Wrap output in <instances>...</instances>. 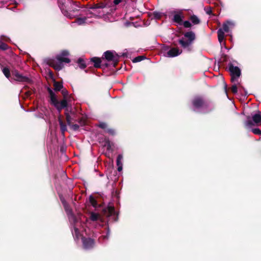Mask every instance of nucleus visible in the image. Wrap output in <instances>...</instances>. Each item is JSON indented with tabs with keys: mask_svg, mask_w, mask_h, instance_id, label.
<instances>
[{
	"mask_svg": "<svg viewBox=\"0 0 261 261\" xmlns=\"http://www.w3.org/2000/svg\"><path fill=\"white\" fill-rule=\"evenodd\" d=\"M60 199L64 207L69 222L71 225V231L73 237L75 241H78L81 237L78 228V227L82 225L81 221L72 214L71 210L70 208L65 200L62 197H60Z\"/></svg>",
	"mask_w": 261,
	"mask_h": 261,
	"instance_id": "f257e3e1",
	"label": "nucleus"
},
{
	"mask_svg": "<svg viewBox=\"0 0 261 261\" xmlns=\"http://www.w3.org/2000/svg\"><path fill=\"white\" fill-rule=\"evenodd\" d=\"M214 108L213 103L205 101L199 96L194 97L192 100V109L196 112L208 113L214 110Z\"/></svg>",
	"mask_w": 261,
	"mask_h": 261,
	"instance_id": "f03ea898",
	"label": "nucleus"
},
{
	"mask_svg": "<svg viewBox=\"0 0 261 261\" xmlns=\"http://www.w3.org/2000/svg\"><path fill=\"white\" fill-rule=\"evenodd\" d=\"M68 56L69 52L67 50H63L56 56L55 59L49 60L47 64L55 70H60L64 66L63 63H68L70 62Z\"/></svg>",
	"mask_w": 261,
	"mask_h": 261,
	"instance_id": "7ed1b4c3",
	"label": "nucleus"
},
{
	"mask_svg": "<svg viewBox=\"0 0 261 261\" xmlns=\"http://www.w3.org/2000/svg\"><path fill=\"white\" fill-rule=\"evenodd\" d=\"M59 7L63 13L66 17L72 19L76 15L72 14L71 12H76L79 10L76 8L77 6L72 3L70 0H59Z\"/></svg>",
	"mask_w": 261,
	"mask_h": 261,
	"instance_id": "20e7f679",
	"label": "nucleus"
},
{
	"mask_svg": "<svg viewBox=\"0 0 261 261\" xmlns=\"http://www.w3.org/2000/svg\"><path fill=\"white\" fill-rule=\"evenodd\" d=\"M90 220L94 223L96 222L98 223L99 227L105 226L106 234H102L98 239V241L100 243L104 244L108 240L109 238L110 231L108 226L106 224H105L104 222L102 221L100 216L97 213L92 212L90 215Z\"/></svg>",
	"mask_w": 261,
	"mask_h": 261,
	"instance_id": "39448f33",
	"label": "nucleus"
},
{
	"mask_svg": "<svg viewBox=\"0 0 261 261\" xmlns=\"http://www.w3.org/2000/svg\"><path fill=\"white\" fill-rule=\"evenodd\" d=\"M184 37L180 39L178 42L184 49L190 51L191 45L195 39V34L193 32L189 31L184 34Z\"/></svg>",
	"mask_w": 261,
	"mask_h": 261,
	"instance_id": "423d86ee",
	"label": "nucleus"
},
{
	"mask_svg": "<svg viewBox=\"0 0 261 261\" xmlns=\"http://www.w3.org/2000/svg\"><path fill=\"white\" fill-rule=\"evenodd\" d=\"M235 25L234 22L232 20H227L222 24V28H220L218 31V38L219 42L221 43L224 39L225 33H231V30Z\"/></svg>",
	"mask_w": 261,
	"mask_h": 261,
	"instance_id": "0eeeda50",
	"label": "nucleus"
},
{
	"mask_svg": "<svg viewBox=\"0 0 261 261\" xmlns=\"http://www.w3.org/2000/svg\"><path fill=\"white\" fill-rule=\"evenodd\" d=\"M261 123V112L259 111L255 114H252L251 117L248 116L245 122V126L251 128L253 126H258Z\"/></svg>",
	"mask_w": 261,
	"mask_h": 261,
	"instance_id": "6e6552de",
	"label": "nucleus"
},
{
	"mask_svg": "<svg viewBox=\"0 0 261 261\" xmlns=\"http://www.w3.org/2000/svg\"><path fill=\"white\" fill-rule=\"evenodd\" d=\"M48 92L51 103L54 106L59 112L67 107V102L66 99H64L61 101H59L55 93L49 88L48 89Z\"/></svg>",
	"mask_w": 261,
	"mask_h": 261,
	"instance_id": "1a4fd4ad",
	"label": "nucleus"
},
{
	"mask_svg": "<svg viewBox=\"0 0 261 261\" xmlns=\"http://www.w3.org/2000/svg\"><path fill=\"white\" fill-rule=\"evenodd\" d=\"M12 74L13 76L12 80L22 83L27 84L31 83L32 82V80L30 77L19 73L17 70H12Z\"/></svg>",
	"mask_w": 261,
	"mask_h": 261,
	"instance_id": "9d476101",
	"label": "nucleus"
},
{
	"mask_svg": "<svg viewBox=\"0 0 261 261\" xmlns=\"http://www.w3.org/2000/svg\"><path fill=\"white\" fill-rule=\"evenodd\" d=\"M228 67L231 75V82L235 81L238 82V79L241 74L240 69L237 66H233L231 63L228 64Z\"/></svg>",
	"mask_w": 261,
	"mask_h": 261,
	"instance_id": "9b49d317",
	"label": "nucleus"
},
{
	"mask_svg": "<svg viewBox=\"0 0 261 261\" xmlns=\"http://www.w3.org/2000/svg\"><path fill=\"white\" fill-rule=\"evenodd\" d=\"M92 12L90 10H85L83 11V14H80V15L83 14L85 15L84 17H80L76 18L75 22H72V24L77 23L78 25H84L88 23V18L91 17Z\"/></svg>",
	"mask_w": 261,
	"mask_h": 261,
	"instance_id": "f8f14e48",
	"label": "nucleus"
},
{
	"mask_svg": "<svg viewBox=\"0 0 261 261\" xmlns=\"http://www.w3.org/2000/svg\"><path fill=\"white\" fill-rule=\"evenodd\" d=\"M169 13L173 16L172 20L173 22L176 23L179 25H182L184 15L181 10H174L171 11Z\"/></svg>",
	"mask_w": 261,
	"mask_h": 261,
	"instance_id": "ddd939ff",
	"label": "nucleus"
},
{
	"mask_svg": "<svg viewBox=\"0 0 261 261\" xmlns=\"http://www.w3.org/2000/svg\"><path fill=\"white\" fill-rule=\"evenodd\" d=\"M104 8H105V6H98L97 5H95L94 7H90V9H92L94 11V12H92V14H91V17L93 16L100 17L103 16L106 14L108 13V12H106L102 10Z\"/></svg>",
	"mask_w": 261,
	"mask_h": 261,
	"instance_id": "4468645a",
	"label": "nucleus"
},
{
	"mask_svg": "<svg viewBox=\"0 0 261 261\" xmlns=\"http://www.w3.org/2000/svg\"><path fill=\"white\" fill-rule=\"evenodd\" d=\"M83 247L85 249L88 250L92 248L95 245L93 239L90 238H82Z\"/></svg>",
	"mask_w": 261,
	"mask_h": 261,
	"instance_id": "2eb2a0df",
	"label": "nucleus"
},
{
	"mask_svg": "<svg viewBox=\"0 0 261 261\" xmlns=\"http://www.w3.org/2000/svg\"><path fill=\"white\" fill-rule=\"evenodd\" d=\"M108 61L117 62L118 56L114 51L108 50L104 53L103 55Z\"/></svg>",
	"mask_w": 261,
	"mask_h": 261,
	"instance_id": "dca6fc26",
	"label": "nucleus"
},
{
	"mask_svg": "<svg viewBox=\"0 0 261 261\" xmlns=\"http://www.w3.org/2000/svg\"><path fill=\"white\" fill-rule=\"evenodd\" d=\"M182 53L181 50L177 48H171L166 53V55H165L166 57L172 58L176 57Z\"/></svg>",
	"mask_w": 261,
	"mask_h": 261,
	"instance_id": "f3484780",
	"label": "nucleus"
},
{
	"mask_svg": "<svg viewBox=\"0 0 261 261\" xmlns=\"http://www.w3.org/2000/svg\"><path fill=\"white\" fill-rule=\"evenodd\" d=\"M232 83H233V85L231 87V90L233 93L237 94L238 89L239 90H241V89H244V87L241 85V83L239 82V80H238V82L235 81L234 82Z\"/></svg>",
	"mask_w": 261,
	"mask_h": 261,
	"instance_id": "a211bd4d",
	"label": "nucleus"
},
{
	"mask_svg": "<svg viewBox=\"0 0 261 261\" xmlns=\"http://www.w3.org/2000/svg\"><path fill=\"white\" fill-rule=\"evenodd\" d=\"M109 217H112L114 221H116L118 219L117 213L115 208L113 206L109 207Z\"/></svg>",
	"mask_w": 261,
	"mask_h": 261,
	"instance_id": "6ab92c4d",
	"label": "nucleus"
},
{
	"mask_svg": "<svg viewBox=\"0 0 261 261\" xmlns=\"http://www.w3.org/2000/svg\"><path fill=\"white\" fill-rule=\"evenodd\" d=\"M190 20L194 25L198 24L200 22V19L195 15H191L190 18Z\"/></svg>",
	"mask_w": 261,
	"mask_h": 261,
	"instance_id": "aec40b11",
	"label": "nucleus"
},
{
	"mask_svg": "<svg viewBox=\"0 0 261 261\" xmlns=\"http://www.w3.org/2000/svg\"><path fill=\"white\" fill-rule=\"evenodd\" d=\"M2 71L5 76L9 79L11 82H13L12 78L10 79V72L9 69L7 67H4L3 68Z\"/></svg>",
	"mask_w": 261,
	"mask_h": 261,
	"instance_id": "412c9836",
	"label": "nucleus"
},
{
	"mask_svg": "<svg viewBox=\"0 0 261 261\" xmlns=\"http://www.w3.org/2000/svg\"><path fill=\"white\" fill-rule=\"evenodd\" d=\"M91 61L94 63V67L96 68H99L100 67L101 60L100 58L94 57L91 58Z\"/></svg>",
	"mask_w": 261,
	"mask_h": 261,
	"instance_id": "4be33fe9",
	"label": "nucleus"
},
{
	"mask_svg": "<svg viewBox=\"0 0 261 261\" xmlns=\"http://www.w3.org/2000/svg\"><path fill=\"white\" fill-rule=\"evenodd\" d=\"M59 124L60 125L61 130L62 133L63 134H64L65 133V132H66L67 130L66 125L63 122L62 120L60 118L59 119Z\"/></svg>",
	"mask_w": 261,
	"mask_h": 261,
	"instance_id": "5701e85b",
	"label": "nucleus"
},
{
	"mask_svg": "<svg viewBox=\"0 0 261 261\" xmlns=\"http://www.w3.org/2000/svg\"><path fill=\"white\" fill-rule=\"evenodd\" d=\"M77 63L79 65V67L81 69H84L86 67V65L84 61L82 58H79L77 60Z\"/></svg>",
	"mask_w": 261,
	"mask_h": 261,
	"instance_id": "b1692460",
	"label": "nucleus"
},
{
	"mask_svg": "<svg viewBox=\"0 0 261 261\" xmlns=\"http://www.w3.org/2000/svg\"><path fill=\"white\" fill-rule=\"evenodd\" d=\"M123 156L122 154H119L117 158V166L123 165L122 164Z\"/></svg>",
	"mask_w": 261,
	"mask_h": 261,
	"instance_id": "393cba45",
	"label": "nucleus"
},
{
	"mask_svg": "<svg viewBox=\"0 0 261 261\" xmlns=\"http://www.w3.org/2000/svg\"><path fill=\"white\" fill-rule=\"evenodd\" d=\"M89 201L91 204L94 207H96L97 206V203L94 198L92 196H90L89 197Z\"/></svg>",
	"mask_w": 261,
	"mask_h": 261,
	"instance_id": "a878e982",
	"label": "nucleus"
},
{
	"mask_svg": "<svg viewBox=\"0 0 261 261\" xmlns=\"http://www.w3.org/2000/svg\"><path fill=\"white\" fill-rule=\"evenodd\" d=\"M55 90L56 91H60L63 88V85L62 83L55 82L54 83Z\"/></svg>",
	"mask_w": 261,
	"mask_h": 261,
	"instance_id": "bb28decb",
	"label": "nucleus"
},
{
	"mask_svg": "<svg viewBox=\"0 0 261 261\" xmlns=\"http://www.w3.org/2000/svg\"><path fill=\"white\" fill-rule=\"evenodd\" d=\"M105 146L107 147L108 150L110 151L112 150V143L110 140H106Z\"/></svg>",
	"mask_w": 261,
	"mask_h": 261,
	"instance_id": "cd10ccee",
	"label": "nucleus"
},
{
	"mask_svg": "<svg viewBox=\"0 0 261 261\" xmlns=\"http://www.w3.org/2000/svg\"><path fill=\"white\" fill-rule=\"evenodd\" d=\"M144 59H145V57L144 56H138V57H136V58L133 59V62L134 63L139 62H140V61H142Z\"/></svg>",
	"mask_w": 261,
	"mask_h": 261,
	"instance_id": "c85d7f7f",
	"label": "nucleus"
},
{
	"mask_svg": "<svg viewBox=\"0 0 261 261\" xmlns=\"http://www.w3.org/2000/svg\"><path fill=\"white\" fill-rule=\"evenodd\" d=\"M182 24L186 28H189L192 26V23L188 20H186L184 21L182 20Z\"/></svg>",
	"mask_w": 261,
	"mask_h": 261,
	"instance_id": "c756f323",
	"label": "nucleus"
},
{
	"mask_svg": "<svg viewBox=\"0 0 261 261\" xmlns=\"http://www.w3.org/2000/svg\"><path fill=\"white\" fill-rule=\"evenodd\" d=\"M8 48V46L7 44L2 42H0V49L5 50L7 49Z\"/></svg>",
	"mask_w": 261,
	"mask_h": 261,
	"instance_id": "7c9ffc66",
	"label": "nucleus"
},
{
	"mask_svg": "<svg viewBox=\"0 0 261 261\" xmlns=\"http://www.w3.org/2000/svg\"><path fill=\"white\" fill-rule=\"evenodd\" d=\"M126 4H127L129 1H132V0H123ZM123 0H114L113 3L115 5H118L119 3H120L121 2H122Z\"/></svg>",
	"mask_w": 261,
	"mask_h": 261,
	"instance_id": "2f4dec72",
	"label": "nucleus"
},
{
	"mask_svg": "<svg viewBox=\"0 0 261 261\" xmlns=\"http://www.w3.org/2000/svg\"><path fill=\"white\" fill-rule=\"evenodd\" d=\"M65 115H66V120H67V123L69 125H70V123H71V116H70L69 113H67V112H66Z\"/></svg>",
	"mask_w": 261,
	"mask_h": 261,
	"instance_id": "473e14b6",
	"label": "nucleus"
},
{
	"mask_svg": "<svg viewBox=\"0 0 261 261\" xmlns=\"http://www.w3.org/2000/svg\"><path fill=\"white\" fill-rule=\"evenodd\" d=\"M252 132L254 134L261 135V130H260L259 128H252Z\"/></svg>",
	"mask_w": 261,
	"mask_h": 261,
	"instance_id": "72a5a7b5",
	"label": "nucleus"
},
{
	"mask_svg": "<svg viewBox=\"0 0 261 261\" xmlns=\"http://www.w3.org/2000/svg\"><path fill=\"white\" fill-rule=\"evenodd\" d=\"M153 15L155 18L159 19L161 17L162 14L159 12H154Z\"/></svg>",
	"mask_w": 261,
	"mask_h": 261,
	"instance_id": "f704fd0d",
	"label": "nucleus"
},
{
	"mask_svg": "<svg viewBox=\"0 0 261 261\" xmlns=\"http://www.w3.org/2000/svg\"><path fill=\"white\" fill-rule=\"evenodd\" d=\"M204 11L205 13L208 15H210L212 13V8L210 7L205 8Z\"/></svg>",
	"mask_w": 261,
	"mask_h": 261,
	"instance_id": "c9c22d12",
	"label": "nucleus"
},
{
	"mask_svg": "<svg viewBox=\"0 0 261 261\" xmlns=\"http://www.w3.org/2000/svg\"><path fill=\"white\" fill-rule=\"evenodd\" d=\"M107 124L105 122H100L98 125V126L102 129L106 128L107 127Z\"/></svg>",
	"mask_w": 261,
	"mask_h": 261,
	"instance_id": "e433bc0d",
	"label": "nucleus"
},
{
	"mask_svg": "<svg viewBox=\"0 0 261 261\" xmlns=\"http://www.w3.org/2000/svg\"><path fill=\"white\" fill-rule=\"evenodd\" d=\"M71 127L74 130H77L80 127L79 125L77 124H73L71 125Z\"/></svg>",
	"mask_w": 261,
	"mask_h": 261,
	"instance_id": "4c0bfd02",
	"label": "nucleus"
},
{
	"mask_svg": "<svg viewBox=\"0 0 261 261\" xmlns=\"http://www.w3.org/2000/svg\"><path fill=\"white\" fill-rule=\"evenodd\" d=\"M107 132L111 135H114L115 134V130L113 129L110 128L107 130Z\"/></svg>",
	"mask_w": 261,
	"mask_h": 261,
	"instance_id": "58836bf2",
	"label": "nucleus"
},
{
	"mask_svg": "<svg viewBox=\"0 0 261 261\" xmlns=\"http://www.w3.org/2000/svg\"><path fill=\"white\" fill-rule=\"evenodd\" d=\"M117 170L119 172H120L122 170L123 165L117 166Z\"/></svg>",
	"mask_w": 261,
	"mask_h": 261,
	"instance_id": "ea45409f",
	"label": "nucleus"
},
{
	"mask_svg": "<svg viewBox=\"0 0 261 261\" xmlns=\"http://www.w3.org/2000/svg\"><path fill=\"white\" fill-rule=\"evenodd\" d=\"M44 109H45L46 110H46V108H43V109H42L41 110H42V111H43V112H44V115H45L46 116H47V115H48V112H44Z\"/></svg>",
	"mask_w": 261,
	"mask_h": 261,
	"instance_id": "a19ab883",
	"label": "nucleus"
},
{
	"mask_svg": "<svg viewBox=\"0 0 261 261\" xmlns=\"http://www.w3.org/2000/svg\"><path fill=\"white\" fill-rule=\"evenodd\" d=\"M38 117H40V118H43L42 114H41L40 115H39L38 116Z\"/></svg>",
	"mask_w": 261,
	"mask_h": 261,
	"instance_id": "79ce46f5",
	"label": "nucleus"
}]
</instances>
